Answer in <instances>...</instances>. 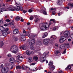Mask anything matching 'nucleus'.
Instances as JSON below:
<instances>
[{"label":"nucleus","mask_w":73,"mask_h":73,"mask_svg":"<svg viewBox=\"0 0 73 73\" xmlns=\"http://www.w3.org/2000/svg\"><path fill=\"white\" fill-rule=\"evenodd\" d=\"M29 35H30V34H29V32H28L26 35V36H29Z\"/></svg>","instance_id":"obj_37"},{"label":"nucleus","mask_w":73,"mask_h":73,"mask_svg":"<svg viewBox=\"0 0 73 73\" xmlns=\"http://www.w3.org/2000/svg\"><path fill=\"white\" fill-rule=\"evenodd\" d=\"M50 41V40H49V39H44V44L45 45H48V44H49V43Z\"/></svg>","instance_id":"obj_7"},{"label":"nucleus","mask_w":73,"mask_h":73,"mask_svg":"<svg viewBox=\"0 0 73 73\" xmlns=\"http://www.w3.org/2000/svg\"><path fill=\"white\" fill-rule=\"evenodd\" d=\"M64 35L66 37L68 38L70 37V32L69 31H65L64 33Z\"/></svg>","instance_id":"obj_8"},{"label":"nucleus","mask_w":73,"mask_h":73,"mask_svg":"<svg viewBox=\"0 0 73 73\" xmlns=\"http://www.w3.org/2000/svg\"><path fill=\"white\" fill-rule=\"evenodd\" d=\"M44 58V57H41L40 60V61L41 62H44L45 61V60Z\"/></svg>","instance_id":"obj_17"},{"label":"nucleus","mask_w":73,"mask_h":73,"mask_svg":"<svg viewBox=\"0 0 73 73\" xmlns=\"http://www.w3.org/2000/svg\"><path fill=\"white\" fill-rule=\"evenodd\" d=\"M3 25L4 26H5V27H7V25H8V24H5Z\"/></svg>","instance_id":"obj_52"},{"label":"nucleus","mask_w":73,"mask_h":73,"mask_svg":"<svg viewBox=\"0 0 73 73\" xmlns=\"http://www.w3.org/2000/svg\"><path fill=\"white\" fill-rule=\"evenodd\" d=\"M30 48L32 50H34V46L33 45L30 46Z\"/></svg>","instance_id":"obj_32"},{"label":"nucleus","mask_w":73,"mask_h":73,"mask_svg":"<svg viewBox=\"0 0 73 73\" xmlns=\"http://www.w3.org/2000/svg\"><path fill=\"white\" fill-rule=\"evenodd\" d=\"M45 37H46V36L44 35L43 36H42V38H44Z\"/></svg>","instance_id":"obj_56"},{"label":"nucleus","mask_w":73,"mask_h":73,"mask_svg":"<svg viewBox=\"0 0 73 73\" xmlns=\"http://www.w3.org/2000/svg\"><path fill=\"white\" fill-rule=\"evenodd\" d=\"M3 24V21L0 20V25Z\"/></svg>","instance_id":"obj_46"},{"label":"nucleus","mask_w":73,"mask_h":73,"mask_svg":"<svg viewBox=\"0 0 73 73\" xmlns=\"http://www.w3.org/2000/svg\"><path fill=\"white\" fill-rule=\"evenodd\" d=\"M9 25H13V23H12L11 22V23H10L9 24Z\"/></svg>","instance_id":"obj_44"},{"label":"nucleus","mask_w":73,"mask_h":73,"mask_svg":"<svg viewBox=\"0 0 73 73\" xmlns=\"http://www.w3.org/2000/svg\"><path fill=\"white\" fill-rule=\"evenodd\" d=\"M56 28L55 27L54 28V30L56 31Z\"/></svg>","instance_id":"obj_62"},{"label":"nucleus","mask_w":73,"mask_h":73,"mask_svg":"<svg viewBox=\"0 0 73 73\" xmlns=\"http://www.w3.org/2000/svg\"><path fill=\"white\" fill-rule=\"evenodd\" d=\"M37 37V35H32L30 36V40L33 39V38H34L35 37Z\"/></svg>","instance_id":"obj_15"},{"label":"nucleus","mask_w":73,"mask_h":73,"mask_svg":"<svg viewBox=\"0 0 73 73\" xmlns=\"http://www.w3.org/2000/svg\"><path fill=\"white\" fill-rule=\"evenodd\" d=\"M6 21H7V22H10L11 21L9 19H7Z\"/></svg>","instance_id":"obj_48"},{"label":"nucleus","mask_w":73,"mask_h":73,"mask_svg":"<svg viewBox=\"0 0 73 73\" xmlns=\"http://www.w3.org/2000/svg\"><path fill=\"white\" fill-rule=\"evenodd\" d=\"M3 64H1V66L0 67V68H3Z\"/></svg>","instance_id":"obj_50"},{"label":"nucleus","mask_w":73,"mask_h":73,"mask_svg":"<svg viewBox=\"0 0 73 73\" xmlns=\"http://www.w3.org/2000/svg\"><path fill=\"white\" fill-rule=\"evenodd\" d=\"M68 41H71V39L70 38H69L68 40Z\"/></svg>","instance_id":"obj_60"},{"label":"nucleus","mask_w":73,"mask_h":73,"mask_svg":"<svg viewBox=\"0 0 73 73\" xmlns=\"http://www.w3.org/2000/svg\"><path fill=\"white\" fill-rule=\"evenodd\" d=\"M9 30V29L6 28L5 30L3 31L2 32V34L3 36H5V37H6L7 36V35H8V31Z\"/></svg>","instance_id":"obj_6"},{"label":"nucleus","mask_w":73,"mask_h":73,"mask_svg":"<svg viewBox=\"0 0 73 73\" xmlns=\"http://www.w3.org/2000/svg\"><path fill=\"white\" fill-rule=\"evenodd\" d=\"M9 61L11 63H13L15 62V59L13 58H11L9 59Z\"/></svg>","instance_id":"obj_11"},{"label":"nucleus","mask_w":73,"mask_h":73,"mask_svg":"<svg viewBox=\"0 0 73 73\" xmlns=\"http://www.w3.org/2000/svg\"><path fill=\"white\" fill-rule=\"evenodd\" d=\"M20 19V17L17 16L15 18V20L19 21V20Z\"/></svg>","instance_id":"obj_28"},{"label":"nucleus","mask_w":73,"mask_h":73,"mask_svg":"<svg viewBox=\"0 0 73 73\" xmlns=\"http://www.w3.org/2000/svg\"><path fill=\"white\" fill-rule=\"evenodd\" d=\"M44 35L46 36H48V33H44Z\"/></svg>","instance_id":"obj_42"},{"label":"nucleus","mask_w":73,"mask_h":73,"mask_svg":"<svg viewBox=\"0 0 73 73\" xmlns=\"http://www.w3.org/2000/svg\"><path fill=\"white\" fill-rule=\"evenodd\" d=\"M40 45H41V42L37 41V46H39Z\"/></svg>","instance_id":"obj_22"},{"label":"nucleus","mask_w":73,"mask_h":73,"mask_svg":"<svg viewBox=\"0 0 73 73\" xmlns=\"http://www.w3.org/2000/svg\"><path fill=\"white\" fill-rule=\"evenodd\" d=\"M7 56H8V57H11V54H9L7 55Z\"/></svg>","instance_id":"obj_53"},{"label":"nucleus","mask_w":73,"mask_h":73,"mask_svg":"<svg viewBox=\"0 0 73 73\" xmlns=\"http://www.w3.org/2000/svg\"><path fill=\"white\" fill-rule=\"evenodd\" d=\"M46 10V9H45V10H44L43 9L42 10H41V11H40V12H43V13L45 15H47V13H46V12L45 11V10Z\"/></svg>","instance_id":"obj_16"},{"label":"nucleus","mask_w":73,"mask_h":73,"mask_svg":"<svg viewBox=\"0 0 73 73\" xmlns=\"http://www.w3.org/2000/svg\"><path fill=\"white\" fill-rule=\"evenodd\" d=\"M6 5V4H3V7H5V5Z\"/></svg>","instance_id":"obj_57"},{"label":"nucleus","mask_w":73,"mask_h":73,"mask_svg":"<svg viewBox=\"0 0 73 73\" xmlns=\"http://www.w3.org/2000/svg\"><path fill=\"white\" fill-rule=\"evenodd\" d=\"M23 33H27V32H26V31H25V30H23Z\"/></svg>","instance_id":"obj_51"},{"label":"nucleus","mask_w":73,"mask_h":73,"mask_svg":"<svg viewBox=\"0 0 73 73\" xmlns=\"http://www.w3.org/2000/svg\"><path fill=\"white\" fill-rule=\"evenodd\" d=\"M60 39H62V40H65L66 39V37L62 36L60 38Z\"/></svg>","instance_id":"obj_21"},{"label":"nucleus","mask_w":73,"mask_h":73,"mask_svg":"<svg viewBox=\"0 0 73 73\" xmlns=\"http://www.w3.org/2000/svg\"><path fill=\"white\" fill-rule=\"evenodd\" d=\"M28 61L29 62H31L33 61L32 60V58L30 57L28 59Z\"/></svg>","instance_id":"obj_18"},{"label":"nucleus","mask_w":73,"mask_h":73,"mask_svg":"<svg viewBox=\"0 0 73 73\" xmlns=\"http://www.w3.org/2000/svg\"><path fill=\"white\" fill-rule=\"evenodd\" d=\"M66 49H65L64 50V51L63 52V54H65V53H66Z\"/></svg>","instance_id":"obj_43"},{"label":"nucleus","mask_w":73,"mask_h":73,"mask_svg":"<svg viewBox=\"0 0 73 73\" xmlns=\"http://www.w3.org/2000/svg\"><path fill=\"white\" fill-rule=\"evenodd\" d=\"M58 16H60V13H58Z\"/></svg>","instance_id":"obj_64"},{"label":"nucleus","mask_w":73,"mask_h":73,"mask_svg":"<svg viewBox=\"0 0 73 73\" xmlns=\"http://www.w3.org/2000/svg\"><path fill=\"white\" fill-rule=\"evenodd\" d=\"M7 10H6L5 8L2 7L1 8V12H3V11H7Z\"/></svg>","instance_id":"obj_20"},{"label":"nucleus","mask_w":73,"mask_h":73,"mask_svg":"<svg viewBox=\"0 0 73 73\" xmlns=\"http://www.w3.org/2000/svg\"><path fill=\"white\" fill-rule=\"evenodd\" d=\"M52 14L53 15H54L55 14H56V13L55 12V11H52Z\"/></svg>","instance_id":"obj_41"},{"label":"nucleus","mask_w":73,"mask_h":73,"mask_svg":"<svg viewBox=\"0 0 73 73\" xmlns=\"http://www.w3.org/2000/svg\"><path fill=\"white\" fill-rule=\"evenodd\" d=\"M31 42L32 44H35V40L33 39L31 40Z\"/></svg>","instance_id":"obj_30"},{"label":"nucleus","mask_w":73,"mask_h":73,"mask_svg":"<svg viewBox=\"0 0 73 73\" xmlns=\"http://www.w3.org/2000/svg\"><path fill=\"white\" fill-rule=\"evenodd\" d=\"M13 34H17L19 33V30L17 29H15L13 31Z\"/></svg>","instance_id":"obj_12"},{"label":"nucleus","mask_w":73,"mask_h":73,"mask_svg":"<svg viewBox=\"0 0 73 73\" xmlns=\"http://www.w3.org/2000/svg\"><path fill=\"white\" fill-rule=\"evenodd\" d=\"M65 40H63L62 39H60L59 40V42H60L61 43H62Z\"/></svg>","instance_id":"obj_31"},{"label":"nucleus","mask_w":73,"mask_h":73,"mask_svg":"<svg viewBox=\"0 0 73 73\" xmlns=\"http://www.w3.org/2000/svg\"><path fill=\"white\" fill-rule=\"evenodd\" d=\"M38 57L37 56H34L33 57V60H35V61H37L38 60Z\"/></svg>","instance_id":"obj_24"},{"label":"nucleus","mask_w":73,"mask_h":73,"mask_svg":"<svg viewBox=\"0 0 73 73\" xmlns=\"http://www.w3.org/2000/svg\"><path fill=\"white\" fill-rule=\"evenodd\" d=\"M60 49H64L65 48V46L63 44H62L60 46Z\"/></svg>","instance_id":"obj_26"},{"label":"nucleus","mask_w":73,"mask_h":73,"mask_svg":"<svg viewBox=\"0 0 73 73\" xmlns=\"http://www.w3.org/2000/svg\"><path fill=\"white\" fill-rule=\"evenodd\" d=\"M47 55V54H46V53L45 52H44L43 54V56H44V57H46V55Z\"/></svg>","instance_id":"obj_39"},{"label":"nucleus","mask_w":73,"mask_h":73,"mask_svg":"<svg viewBox=\"0 0 73 73\" xmlns=\"http://www.w3.org/2000/svg\"><path fill=\"white\" fill-rule=\"evenodd\" d=\"M13 40L15 41H17L18 40V38H17V37H14L13 38Z\"/></svg>","instance_id":"obj_29"},{"label":"nucleus","mask_w":73,"mask_h":73,"mask_svg":"<svg viewBox=\"0 0 73 73\" xmlns=\"http://www.w3.org/2000/svg\"><path fill=\"white\" fill-rule=\"evenodd\" d=\"M16 68L17 69H21V66H16Z\"/></svg>","instance_id":"obj_34"},{"label":"nucleus","mask_w":73,"mask_h":73,"mask_svg":"<svg viewBox=\"0 0 73 73\" xmlns=\"http://www.w3.org/2000/svg\"><path fill=\"white\" fill-rule=\"evenodd\" d=\"M26 54H27V55H28V56H29L31 54V52L29 51L28 50H27L26 51Z\"/></svg>","instance_id":"obj_27"},{"label":"nucleus","mask_w":73,"mask_h":73,"mask_svg":"<svg viewBox=\"0 0 73 73\" xmlns=\"http://www.w3.org/2000/svg\"><path fill=\"white\" fill-rule=\"evenodd\" d=\"M54 35H52L51 36V38H53V39H56V38H54Z\"/></svg>","instance_id":"obj_49"},{"label":"nucleus","mask_w":73,"mask_h":73,"mask_svg":"<svg viewBox=\"0 0 73 73\" xmlns=\"http://www.w3.org/2000/svg\"><path fill=\"white\" fill-rule=\"evenodd\" d=\"M53 63L52 62H50L49 63L48 66L50 67V71L53 70L55 69V66L53 65Z\"/></svg>","instance_id":"obj_4"},{"label":"nucleus","mask_w":73,"mask_h":73,"mask_svg":"<svg viewBox=\"0 0 73 73\" xmlns=\"http://www.w3.org/2000/svg\"><path fill=\"white\" fill-rule=\"evenodd\" d=\"M64 45H65V46H66V47H67V48H68L69 47V46H69V43L65 44Z\"/></svg>","instance_id":"obj_33"},{"label":"nucleus","mask_w":73,"mask_h":73,"mask_svg":"<svg viewBox=\"0 0 73 73\" xmlns=\"http://www.w3.org/2000/svg\"><path fill=\"white\" fill-rule=\"evenodd\" d=\"M53 21V23H55V20H54V19H50V21Z\"/></svg>","instance_id":"obj_36"},{"label":"nucleus","mask_w":73,"mask_h":73,"mask_svg":"<svg viewBox=\"0 0 73 73\" xmlns=\"http://www.w3.org/2000/svg\"><path fill=\"white\" fill-rule=\"evenodd\" d=\"M55 46H57V47H58V44H55Z\"/></svg>","instance_id":"obj_61"},{"label":"nucleus","mask_w":73,"mask_h":73,"mask_svg":"<svg viewBox=\"0 0 73 73\" xmlns=\"http://www.w3.org/2000/svg\"><path fill=\"white\" fill-rule=\"evenodd\" d=\"M38 21V18L36 19L35 22H37Z\"/></svg>","instance_id":"obj_54"},{"label":"nucleus","mask_w":73,"mask_h":73,"mask_svg":"<svg viewBox=\"0 0 73 73\" xmlns=\"http://www.w3.org/2000/svg\"><path fill=\"white\" fill-rule=\"evenodd\" d=\"M60 53V51H57L56 52V54H58V53Z\"/></svg>","instance_id":"obj_45"},{"label":"nucleus","mask_w":73,"mask_h":73,"mask_svg":"<svg viewBox=\"0 0 73 73\" xmlns=\"http://www.w3.org/2000/svg\"><path fill=\"white\" fill-rule=\"evenodd\" d=\"M17 7H10L7 9L9 11H21L23 10V8L22 7L20 6L21 4L17 3Z\"/></svg>","instance_id":"obj_1"},{"label":"nucleus","mask_w":73,"mask_h":73,"mask_svg":"<svg viewBox=\"0 0 73 73\" xmlns=\"http://www.w3.org/2000/svg\"><path fill=\"white\" fill-rule=\"evenodd\" d=\"M21 69H22L23 70H25V69H24V66H22L21 67Z\"/></svg>","instance_id":"obj_38"},{"label":"nucleus","mask_w":73,"mask_h":73,"mask_svg":"<svg viewBox=\"0 0 73 73\" xmlns=\"http://www.w3.org/2000/svg\"><path fill=\"white\" fill-rule=\"evenodd\" d=\"M61 3H62V0H58L57 2V5H61Z\"/></svg>","instance_id":"obj_14"},{"label":"nucleus","mask_w":73,"mask_h":73,"mask_svg":"<svg viewBox=\"0 0 73 73\" xmlns=\"http://www.w3.org/2000/svg\"><path fill=\"white\" fill-rule=\"evenodd\" d=\"M20 49H22L23 50H25L27 49V46H22L20 47Z\"/></svg>","instance_id":"obj_13"},{"label":"nucleus","mask_w":73,"mask_h":73,"mask_svg":"<svg viewBox=\"0 0 73 73\" xmlns=\"http://www.w3.org/2000/svg\"><path fill=\"white\" fill-rule=\"evenodd\" d=\"M10 50L13 53H17L16 52L18 51V48H17V46L14 45L11 47Z\"/></svg>","instance_id":"obj_3"},{"label":"nucleus","mask_w":73,"mask_h":73,"mask_svg":"<svg viewBox=\"0 0 73 73\" xmlns=\"http://www.w3.org/2000/svg\"><path fill=\"white\" fill-rule=\"evenodd\" d=\"M2 73H7L9 72V69L7 67H5L2 69Z\"/></svg>","instance_id":"obj_5"},{"label":"nucleus","mask_w":73,"mask_h":73,"mask_svg":"<svg viewBox=\"0 0 73 73\" xmlns=\"http://www.w3.org/2000/svg\"><path fill=\"white\" fill-rule=\"evenodd\" d=\"M40 25H42L40 27V29L41 31H44V30H47L48 28L49 27L48 24L46 23H41L40 24Z\"/></svg>","instance_id":"obj_2"},{"label":"nucleus","mask_w":73,"mask_h":73,"mask_svg":"<svg viewBox=\"0 0 73 73\" xmlns=\"http://www.w3.org/2000/svg\"><path fill=\"white\" fill-rule=\"evenodd\" d=\"M21 21H22V22H23L24 21V19H22L21 20Z\"/></svg>","instance_id":"obj_55"},{"label":"nucleus","mask_w":73,"mask_h":73,"mask_svg":"<svg viewBox=\"0 0 73 73\" xmlns=\"http://www.w3.org/2000/svg\"><path fill=\"white\" fill-rule=\"evenodd\" d=\"M17 58L19 60V61H21V58H23V57L22 56L18 55L17 56Z\"/></svg>","instance_id":"obj_10"},{"label":"nucleus","mask_w":73,"mask_h":73,"mask_svg":"<svg viewBox=\"0 0 73 73\" xmlns=\"http://www.w3.org/2000/svg\"><path fill=\"white\" fill-rule=\"evenodd\" d=\"M28 42L29 44L30 45H33L32 44V42L31 41V39H30L29 40H28Z\"/></svg>","instance_id":"obj_23"},{"label":"nucleus","mask_w":73,"mask_h":73,"mask_svg":"<svg viewBox=\"0 0 73 73\" xmlns=\"http://www.w3.org/2000/svg\"><path fill=\"white\" fill-rule=\"evenodd\" d=\"M33 19V17H30V20H32Z\"/></svg>","instance_id":"obj_47"},{"label":"nucleus","mask_w":73,"mask_h":73,"mask_svg":"<svg viewBox=\"0 0 73 73\" xmlns=\"http://www.w3.org/2000/svg\"><path fill=\"white\" fill-rule=\"evenodd\" d=\"M6 5H7V7H8L9 5H8V4L6 3Z\"/></svg>","instance_id":"obj_63"},{"label":"nucleus","mask_w":73,"mask_h":73,"mask_svg":"<svg viewBox=\"0 0 73 73\" xmlns=\"http://www.w3.org/2000/svg\"><path fill=\"white\" fill-rule=\"evenodd\" d=\"M33 12V10L32 9H29V12L30 13H31V12Z\"/></svg>","instance_id":"obj_40"},{"label":"nucleus","mask_w":73,"mask_h":73,"mask_svg":"<svg viewBox=\"0 0 73 73\" xmlns=\"http://www.w3.org/2000/svg\"><path fill=\"white\" fill-rule=\"evenodd\" d=\"M25 37V35H23V34L21 35L20 40H21V41H25V39H24V38Z\"/></svg>","instance_id":"obj_9"},{"label":"nucleus","mask_w":73,"mask_h":73,"mask_svg":"<svg viewBox=\"0 0 73 73\" xmlns=\"http://www.w3.org/2000/svg\"><path fill=\"white\" fill-rule=\"evenodd\" d=\"M71 69V67H70V66L69 65L66 68V69Z\"/></svg>","instance_id":"obj_35"},{"label":"nucleus","mask_w":73,"mask_h":73,"mask_svg":"<svg viewBox=\"0 0 73 73\" xmlns=\"http://www.w3.org/2000/svg\"><path fill=\"white\" fill-rule=\"evenodd\" d=\"M35 63H33L31 64V65H35Z\"/></svg>","instance_id":"obj_59"},{"label":"nucleus","mask_w":73,"mask_h":73,"mask_svg":"<svg viewBox=\"0 0 73 73\" xmlns=\"http://www.w3.org/2000/svg\"><path fill=\"white\" fill-rule=\"evenodd\" d=\"M68 5V7H70L71 8H72L73 7V4L72 3H69Z\"/></svg>","instance_id":"obj_19"},{"label":"nucleus","mask_w":73,"mask_h":73,"mask_svg":"<svg viewBox=\"0 0 73 73\" xmlns=\"http://www.w3.org/2000/svg\"><path fill=\"white\" fill-rule=\"evenodd\" d=\"M3 45L4 44L3 41H0V48L2 47Z\"/></svg>","instance_id":"obj_25"},{"label":"nucleus","mask_w":73,"mask_h":73,"mask_svg":"<svg viewBox=\"0 0 73 73\" xmlns=\"http://www.w3.org/2000/svg\"><path fill=\"white\" fill-rule=\"evenodd\" d=\"M23 12L24 13H26V12H27V11H25V10H23Z\"/></svg>","instance_id":"obj_58"}]
</instances>
